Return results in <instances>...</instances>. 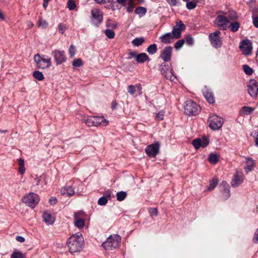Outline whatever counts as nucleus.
Returning <instances> with one entry per match:
<instances>
[{
    "label": "nucleus",
    "instance_id": "nucleus-1",
    "mask_svg": "<svg viewBox=\"0 0 258 258\" xmlns=\"http://www.w3.org/2000/svg\"><path fill=\"white\" fill-rule=\"evenodd\" d=\"M84 238L82 234H75L67 240V244L71 253L81 251L84 246Z\"/></svg>",
    "mask_w": 258,
    "mask_h": 258
},
{
    "label": "nucleus",
    "instance_id": "nucleus-2",
    "mask_svg": "<svg viewBox=\"0 0 258 258\" xmlns=\"http://www.w3.org/2000/svg\"><path fill=\"white\" fill-rule=\"evenodd\" d=\"M120 237L117 234L109 236L102 245L105 249H112L119 246L120 242Z\"/></svg>",
    "mask_w": 258,
    "mask_h": 258
},
{
    "label": "nucleus",
    "instance_id": "nucleus-3",
    "mask_svg": "<svg viewBox=\"0 0 258 258\" xmlns=\"http://www.w3.org/2000/svg\"><path fill=\"white\" fill-rule=\"evenodd\" d=\"M201 111L200 106L192 100L185 102L184 107V112L187 115H196Z\"/></svg>",
    "mask_w": 258,
    "mask_h": 258
},
{
    "label": "nucleus",
    "instance_id": "nucleus-4",
    "mask_svg": "<svg viewBox=\"0 0 258 258\" xmlns=\"http://www.w3.org/2000/svg\"><path fill=\"white\" fill-rule=\"evenodd\" d=\"M34 59L39 69H45L51 66L50 57L45 58V56H41L39 53L35 55Z\"/></svg>",
    "mask_w": 258,
    "mask_h": 258
},
{
    "label": "nucleus",
    "instance_id": "nucleus-5",
    "mask_svg": "<svg viewBox=\"0 0 258 258\" xmlns=\"http://www.w3.org/2000/svg\"><path fill=\"white\" fill-rule=\"evenodd\" d=\"M22 200L27 206L33 208L38 203L40 199L37 194L30 192L24 196Z\"/></svg>",
    "mask_w": 258,
    "mask_h": 258
},
{
    "label": "nucleus",
    "instance_id": "nucleus-6",
    "mask_svg": "<svg viewBox=\"0 0 258 258\" xmlns=\"http://www.w3.org/2000/svg\"><path fill=\"white\" fill-rule=\"evenodd\" d=\"M74 223L76 227L79 229L84 227L85 222L87 218V215L84 212L79 211L75 212L74 214Z\"/></svg>",
    "mask_w": 258,
    "mask_h": 258
},
{
    "label": "nucleus",
    "instance_id": "nucleus-7",
    "mask_svg": "<svg viewBox=\"0 0 258 258\" xmlns=\"http://www.w3.org/2000/svg\"><path fill=\"white\" fill-rule=\"evenodd\" d=\"M208 122H209L210 127L213 130L220 129L223 123V119L215 114L210 116Z\"/></svg>",
    "mask_w": 258,
    "mask_h": 258
},
{
    "label": "nucleus",
    "instance_id": "nucleus-8",
    "mask_svg": "<svg viewBox=\"0 0 258 258\" xmlns=\"http://www.w3.org/2000/svg\"><path fill=\"white\" fill-rule=\"evenodd\" d=\"M229 23V21L228 18L221 15H219L214 21V24L223 30L227 29Z\"/></svg>",
    "mask_w": 258,
    "mask_h": 258
},
{
    "label": "nucleus",
    "instance_id": "nucleus-9",
    "mask_svg": "<svg viewBox=\"0 0 258 258\" xmlns=\"http://www.w3.org/2000/svg\"><path fill=\"white\" fill-rule=\"evenodd\" d=\"M220 31H216L209 35V39L211 44L215 48H218L221 46L222 41L220 37Z\"/></svg>",
    "mask_w": 258,
    "mask_h": 258
},
{
    "label": "nucleus",
    "instance_id": "nucleus-10",
    "mask_svg": "<svg viewBox=\"0 0 258 258\" xmlns=\"http://www.w3.org/2000/svg\"><path fill=\"white\" fill-rule=\"evenodd\" d=\"M91 21L95 25H98L103 20V14L98 9L91 10Z\"/></svg>",
    "mask_w": 258,
    "mask_h": 258
},
{
    "label": "nucleus",
    "instance_id": "nucleus-11",
    "mask_svg": "<svg viewBox=\"0 0 258 258\" xmlns=\"http://www.w3.org/2000/svg\"><path fill=\"white\" fill-rule=\"evenodd\" d=\"M162 74L167 79L171 81H173L175 79L173 71L168 64L165 63L162 64L160 69Z\"/></svg>",
    "mask_w": 258,
    "mask_h": 258
},
{
    "label": "nucleus",
    "instance_id": "nucleus-12",
    "mask_svg": "<svg viewBox=\"0 0 258 258\" xmlns=\"http://www.w3.org/2000/svg\"><path fill=\"white\" fill-rule=\"evenodd\" d=\"M247 87L249 95L253 98H255L258 94V82L254 79H251Z\"/></svg>",
    "mask_w": 258,
    "mask_h": 258
},
{
    "label": "nucleus",
    "instance_id": "nucleus-13",
    "mask_svg": "<svg viewBox=\"0 0 258 258\" xmlns=\"http://www.w3.org/2000/svg\"><path fill=\"white\" fill-rule=\"evenodd\" d=\"M52 55L53 56L56 65H59L66 60V57L63 51L55 50L52 52Z\"/></svg>",
    "mask_w": 258,
    "mask_h": 258
},
{
    "label": "nucleus",
    "instance_id": "nucleus-14",
    "mask_svg": "<svg viewBox=\"0 0 258 258\" xmlns=\"http://www.w3.org/2000/svg\"><path fill=\"white\" fill-rule=\"evenodd\" d=\"M159 147L160 144L158 142L151 144L146 148V153L150 157H155L159 152Z\"/></svg>",
    "mask_w": 258,
    "mask_h": 258
},
{
    "label": "nucleus",
    "instance_id": "nucleus-15",
    "mask_svg": "<svg viewBox=\"0 0 258 258\" xmlns=\"http://www.w3.org/2000/svg\"><path fill=\"white\" fill-rule=\"evenodd\" d=\"M185 25L181 21L176 23V26H174L171 34L174 38L178 39L181 37V31L185 29Z\"/></svg>",
    "mask_w": 258,
    "mask_h": 258
},
{
    "label": "nucleus",
    "instance_id": "nucleus-16",
    "mask_svg": "<svg viewBox=\"0 0 258 258\" xmlns=\"http://www.w3.org/2000/svg\"><path fill=\"white\" fill-rule=\"evenodd\" d=\"M209 143V140L206 137L195 139L192 141V145L196 149H199L201 147L205 148Z\"/></svg>",
    "mask_w": 258,
    "mask_h": 258
},
{
    "label": "nucleus",
    "instance_id": "nucleus-17",
    "mask_svg": "<svg viewBox=\"0 0 258 258\" xmlns=\"http://www.w3.org/2000/svg\"><path fill=\"white\" fill-rule=\"evenodd\" d=\"M244 179L243 173L241 172H236L231 181V184L232 187H236L241 184Z\"/></svg>",
    "mask_w": 258,
    "mask_h": 258
},
{
    "label": "nucleus",
    "instance_id": "nucleus-18",
    "mask_svg": "<svg viewBox=\"0 0 258 258\" xmlns=\"http://www.w3.org/2000/svg\"><path fill=\"white\" fill-rule=\"evenodd\" d=\"M172 48L171 46H166L162 51L160 57L164 61H169L171 58Z\"/></svg>",
    "mask_w": 258,
    "mask_h": 258
},
{
    "label": "nucleus",
    "instance_id": "nucleus-19",
    "mask_svg": "<svg viewBox=\"0 0 258 258\" xmlns=\"http://www.w3.org/2000/svg\"><path fill=\"white\" fill-rule=\"evenodd\" d=\"M239 48L240 50L244 54L249 55L251 52L252 47L249 41H242L241 43V44L239 46Z\"/></svg>",
    "mask_w": 258,
    "mask_h": 258
},
{
    "label": "nucleus",
    "instance_id": "nucleus-20",
    "mask_svg": "<svg viewBox=\"0 0 258 258\" xmlns=\"http://www.w3.org/2000/svg\"><path fill=\"white\" fill-rule=\"evenodd\" d=\"M220 187L223 194L222 196L223 199L225 200L227 199L230 196L229 184L227 182L224 181L222 182Z\"/></svg>",
    "mask_w": 258,
    "mask_h": 258
},
{
    "label": "nucleus",
    "instance_id": "nucleus-21",
    "mask_svg": "<svg viewBox=\"0 0 258 258\" xmlns=\"http://www.w3.org/2000/svg\"><path fill=\"white\" fill-rule=\"evenodd\" d=\"M255 166V161L250 157L245 158V165L244 170L246 173L251 172Z\"/></svg>",
    "mask_w": 258,
    "mask_h": 258
},
{
    "label": "nucleus",
    "instance_id": "nucleus-22",
    "mask_svg": "<svg viewBox=\"0 0 258 258\" xmlns=\"http://www.w3.org/2000/svg\"><path fill=\"white\" fill-rule=\"evenodd\" d=\"M174 39L172 35L170 33H167L160 37V40L161 42L165 44L170 43L173 42Z\"/></svg>",
    "mask_w": 258,
    "mask_h": 258
},
{
    "label": "nucleus",
    "instance_id": "nucleus-23",
    "mask_svg": "<svg viewBox=\"0 0 258 258\" xmlns=\"http://www.w3.org/2000/svg\"><path fill=\"white\" fill-rule=\"evenodd\" d=\"M60 193L62 195L72 196L74 194L75 191L72 186H66L61 188Z\"/></svg>",
    "mask_w": 258,
    "mask_h": 258
},
{
    "label": "nucleus",
    "instance_id": "nucleus-24",
    "mask_svg": "<svg viewBox=\"0 0 258 258\" xmlns=\"http://www.w3.org/2000/svg\"><path fill=\"white\" fill-rule=\"evenodd\" d=\"M96 120V126H106L108 124V121L106 120L103 116H95Z\"/></svg>",
    "mask_w": 258,
    "mask_h": 258
},
{
    "label": "nucleus",
    "instance_id": "nucleus-25",
    "mask_svg": "<svg viewBox=\"0 0 258 258\" xmlns=\"http://www.w3.org/2000/svg\"><path fill=\"white\" fill-rule=\"evenodd\" d=\"M254 109L249 106H243L239 111V114L242 116L249 115L251 114L254 111Z\"/></svg>",
    "mask_w": 258,
    "mask_h": 258
},
{
    "label": "nucleus",
    "instance_id": "nucleus-26",
    "mask_svg": "<svg viewBox=\"0 0 258 258\" xmlns=\"http://www.w3.org/2000/svg\"><path fill=\"white\" fill-rule=\"evenodd\" d=\"M43 221L48 224H51L53 223L54 221V218L51 216V215L47 212H44L43 215Z\"/></svg>",
    "mask_w": 258,
    "mask_h": 258
},
{
    "label": "nucleus",
    "instance_id": "nucleus-27",
    "mask_svg": "<svg viewBox=\"0 0 258 258\" xmlns=\"http://www.w3.org/2000/svg\"><path fill=\"white\" fill-rule=\"evenodd\" d=\"M96 121L95 117L93 116L87 117L85 120L86 125L88 126H96Z\"/></svg>",
    "mask_w": 258,
    "mask_h": 258
},
{
    "label": "nucleus",
    "instance_id": "nucleus-28",
    "mask_svg": "<svg viewBox=\"0 0 258 258\" xmlns=\"http://www.w3.org/2000/svg\"><path fill=\"white\" fill-rule=\"evenodd\" d=\"M149 58L146 53H141L137 56L136 61L139 63H143L149 60Z\"/></svg>",
    "mask_w": 258,
    "mask_h": 258
},
{
    "label": "nucleus",
    "instance_id": "nucleus-29",
    "mask_svg": "<svg viewBox=\"0 0 258 258\" xmlns=\"http://www.w3.org/2000/svg\"><path fill=\"white\" fill-rule=\"evenodd\" d=\"M204 95L209 103L213 104L215 102L214 97L212 93L206 91L204 93Z\"/></svg>",
    "mask_w": 258,
    "mask_h": 258
},
{
    "label": "nucleus",
    "instance_id": "nucleus-30",
    "mask_svg": "<svg viewBox=\"0 0 258 258\" xmlns=\"http://www.w3.org/2000/svg\"><path fill=\"white\" fill-rule=\"evenodd\" d=\"M239 27L240 23L237 21L230 23V24L228 26V28H229L230 31L233 32L237 31Z\"/></svg>",
    "mask_w": 258,
    "mask_h": 258
},
{
    "label": "nucleus",
    "instance_id": "nucleus-31",
    "mask_svg": "<svg viewBox=\"0 0 258 258\" xmlns=\"http://www.w3.org/2000/svg\"><path fill=\"white\" fill-rule=\"evenodd\" d=\"M145 42L144 38L141 37H137L135 38L132 41V44L135 46H139L141 45Z\"/></svg>",
    "mask_w": 258,
    "mask_h": 258
},
{
    "label": "nucleus",
    "instance_id": "nucleus-32",
    "mask_svg": "<svg viewBox=\"0 0 258 258\" xmlns=\"http://www.w3.org/2000/svg\"><path fill=\"white\" fill-rule=\"evenodd\" d=\"M147 51L150 54H154L157 51V45L153 44L149 45L147 49Z\"/></svg>",
    "mask_w": 258,
    "mask_h": 258
},
{
    "label": "nucleus",
    "instance_id": "nucleus-33",
    "mask_svg": "<svg viewBox=\"0 0 258 258\" xmlns=\"http://www.w3.org/2000/svg\"><path fill=\"white\" fill-rule=\"evenodd\" d=\"M208 160L212 164H216L219 161V157L216 154H210L208 158Z\"/></svg>",
    "mask_w": 258,
    "mask_h": 258
},
{
    "label": "nucleus",
    "instance_id": "nucleus-34",
    "mask_svg": "<svg viewBox=\"0 0 258 258\" xmlns=\"http://www.w3.org/2000/svg\"><path fill=\"white\" fill-rule=\"evenodd\" d=\"M218 180L217 178L213 179L210 182L209 185L207 187V190L212 191L217 185Z\"/></svg>",
    "mask_w": 258,
    "mask_h": 258
},
{
    "label": "nucleus",
    "instance_id": "nucleus-35",
    "mask_svg": "<svg viewBox=\"0 0 258 258\" xmlns=\"http://www.w3.org/2000/svg\"><path fill=\"white\" fill-rule=\"evenodd\" d=\"M135 12L136 14L141 15V16H143L146 14L147 10L144 7H138L136 9Z\"/></svg>",
    "mask_w": 258,
    "mask_h": 258
},
{
    "label": "nucleus",
    "instance_id": "nucleus-36",
    "mask_svg": "<svg viewBox=\"0 0 258 258\" xmlns=\"http://www.w3.org/2000/svg\"><path fill=\"white\" fill-rule=\"evenodd\" d=\"M37 24L38 26L42 29L46 28L48 25V22L42 18H40L38 20Z\"/></svg>",
    "mask_w": 258,
    "mask_h": 258
},
{
    "label": "nucleus",
    "instance_id": "nucleus-37",
    "mask_svg": "<svg viewBox=\"0 0 258 258\" xmlns=\"http://www.w3.org/2000/svg\"><path fill=\"white\" fill-rule=\"evenodd\" d=\"M33 76L36 79L39 81H42L44 78L43 74L38 71H34L33 73Z\"/></svg>",
    "mask_w": 258,
    "mask_h": 258
},
{
    "label": "nucleus",
    "instance_id": "nucleus-38",
    "mask_svg": "<svg viewBox=\"0 0 258 258\" xmlns=\"http://www.w3.org/2000/svg\"><path fill=\"white\" fill-rule=\"evenodd\" d=\"M126 195L125 191H119L116 194L117 200L119 201H122L125 198Z\"/></svg>",
    "mask_w": 258,
    "mask_h": 258
},
{
    "label": "nucleus",
    "instance_id": "nucleus-39",
    "mask_svg": "<svg viewBox=\"0 0 258 258\" xmlns=\"http://www.w3.org/2000/svg\"><path fill=\"white\" fill-rule=\"evenodd\" d=\"M104 33L105 35L109 39H112L114 37L115 33L112 30L107 29L105 30Z\"/></svg>",
    "mask_w": 258,
    "mask_h": 258
},
{
    "label": "nucleus",
    "instance_id": "nucleus-40",
    "mask_svg": "<svg viewBox=\"0 0 258 258\" xmlns=\"http://www.w3.org/2000/svg\"><path fill=\"white\" fill-rule=\"evenodd\" d=\"M185 43V40L183 39L178 40L174 44V47L176 49H179Z\"/></svg>",
    "mask_w": 258,
    "mask_h": 258
},
{
    "label": "nucleus",
    "instance_id": "nucleus-41",
    "mask_svg": "<svg viewBox=\"0 0 258 258\" xmlns=\"http://www.w3.org/2000/svg\"><path fill=\"white\" fill-rule=\"evenodd\" d=\"M197 1H196V2L191 1L187 2L186 5V8L190 10L195 9L197 7Z\"/></svg>",
    "mask_w": 258,
    "mask_h": 258
},
{
    "label": "nucleus",
    "instance_id": "nucleus-42",
    "mask_svg": "<svg viewBox=\"0 0 258 258\" xmlns=\"http://www.w3.org/2000/svg\"><path fill=\"white\" fill-rule=\"evenodd\" d=\"M72 64L75 67H80L83 65V62L81 58H77L73 61Z\"/></svg>",
    "mask_w": 258,
    "mask_h": 258
},
{
    "label": "nucleus",
    "instance_id": "nucleus-43",
    "mask_svg": "<svg viewBox=\"0 0 258 258\" xmlns=\"http://www.w3.org/2000/svg\"><path fill=\"white\" fill-rule=\"evenodd\" d=\"M243 69L245 73L248 75H250L253 73L252 69L251 68H250L248 65H243Z\"/></svg>",
    "mask_w": 258,
    "mask_h": 258
},
{
    "label": "nucleus",
    "instance_id": "nucleus-44",
    "mask_svg": "<svg viewBox=\"0 0 258 258\" xmlns=\"http://www.w3.org/2000/svg\"><path fill=\"white\" fill-rule=\"evenodd\" d=\"M67 7L70 10H73L76 7V4L74 1L69 0L67 3Z\"/></svg>",
    "mask_w": 258,
    "mask_h": 258
},
{
    "label": "nucleus",
    "instance_id": "nucleus-45",
    "mask_svg": "<svg viewBox=\"0 0 258 258\" xmlns=\"http://www.w3.org/2000/svg\"><path fill=\"white\" fill-rule=\"evenodd\" d=\"M25 255L20 251H15L11 255V258H24Z\"/></svg>",
    "mask_w": 258,
    "mask_h": 258
},
{
    "label": "nucleus",
    "instance_id": "nucleus-46",
    "mask_svg": "<svg viewBox=\"0 0 258 258\" xmlns=\"http://www.w3.org/2000/svg\"><path fill=\"white\" fill-rule=\"evenodd\" d=\"M229 21H233L236 20L237 18V14L235 12H229L227 17Z\"/></svg>",
    "mask_w": 258,
    "mask_h": 258
},
{
    "label": "nucleus",
    "instance_id": "nucleus-47",
    "mask_svg": "<svg viewBox=\"0 0 258 258\" xmlns=\"http://www.w3.org/2000/svg\"><path fill=\"white\" fill-rule=\"evenodd\" d=\"M136 91V85H129L127 87V92L131 95H133L135 94Z\"/></svg>",
    "mask_w": 258,
    "mask_h": 258
},
{
    "label": "nucleus",
    "instance_id": "nucleus-48",
    "mask_svg": "<svg viewBox=\"0 0 258 258\" xmlns=\"http://www.w3.org/2000/svg\"><path fill=\"white\" fill-rule=\"evenodd\" d=\"M128 7L126 8V10L128 13L132 12L135 6L134 1L133 0H128Z\"/></svg>",
    "mask_w": 258,
    "mask_h": 258
},
{
    "label": "nucleus",
    "instance_id": "nucleus-49",
    "mask_svg": "<svg viewBox=\"0 0 258 258\" xmlns=\"http://www.w3.org/2000/svg\"><path fill=\"white\" fill-rule=\"evenodd\" d=\"M107 202V199L105 197H102L99 199L98 204L99 205L103 206L105 205Z\"/></svg>",
    "mask_w": 258,
    "mask_h": 258
},
{
    "label": "nucleus",
    "instance_id": "nucleus-50",
    "mask_svg": "<svg viewBox=\"0 0 258 258\" xmlns=\"http://www.w3.org/2000/svg\"><path fill=\"white\" fill-rule=\"evenodd\" d=\"M149 212L151 216H157L158 215V210L156 208H150Z\"/></svg>",
    "mask_w": 258,
    "mask_h": 258
},
{
    "label": "nucleus",
    "instance_id": "nucleus-51",
    "mask_svg": "<svg viewBox=\"0 0 258 258\" xmlns=\"http://www.w3.org/2000/svg\"><path fill=\"white\" fill-rule=\"evenodd\" d=\"M58 28L59 32L61 34H63L66 30V25L62 23H60L58 25Z\"/></svg>",
    "mask_w": 258,
    "mask_h": 258
},
{
    "label": "nucleus",
    "instance_id": "nucleus-52",
    "mask_svg": "<svg viewBox=\"0 0 258 258\" xmlns=\"http://www.w3.org/2000/svg\"><path fill=\"white\" fill-rule=\"evenodd\" d=\"M69 53L71 57H74L76 53V48L73 45H72L70 47Z\"/></svg>",
    "mask_w": 258,
    "mask_h": 258
},
{
    "label": "nucleus",
    "instance_id": "nucleus-53",
    "mask_svg": "<svg viewBox=\"0 0 258 258\" xmlns=\"http://www.w3.org/2000/svg\"><path fill=\"white\" fill-rule=\"evenodd\" d=\"M185 42H186V43L187 44H188L189 45H191L194 44V39H193V38L192 37H191L190 36H187L185 38Z\"/></svg>",
    "mask_w": 258,
    "mask_h": 258
},
{
    "label": "nucleus",
    "instance_id": "nucleus-54",
    "mask_svg": "<svg viewBox=\"0 0 258 258\" xmlns=\"http://www.w3.org/2000/svg\"><path fill=\"white\" fill-rule=\"evenodd\" d=\"M252 241L254 243H257L258 242V228L256 230L254 234Z\"/></svg>",
    "mask_w": 258,
    "mask_h": 258
},
{
    "label": "nucleus",
    "instance_id": "nucleus-55",
    "mask_svg": "<svg viewBox=\"0 0 258 258\" xmlns=\"http://www.w3.org/2000/svg\"><path fill=\"white\" fill-rule=\"evenodd\" d=\"M164 112L163 111L159 112L157 115L156 117L158 120H162L164 118Z\"/></svg>",
    "mask_w": 258,
    "mask_h": 258
},
{
    "label": "nucleus",
    "instance_id": "nucleus-56",
    "mask_svg": "<svg viewBox=\"0 0 258 258\" xmlns=\"http://www.w3.org/2000/svg\"><path fill=\"white\" fill-rule=\"evenodd\" d=\"M107 26L109 27L115 29L117 27V24L116 23H112L110 21H108L107 23Z\"/></svg>",
    "mask_w": 258,
    "mask_h": 258
},
{
    "label": "nucleus",
    "instance_id": "nucleus-57",
    "mask_svg": "<svg viewBox=\"0 0 258 258\" xmlns=\"http://www.w3.org/2000/svg\"><path fill=\"white\" fill-rule=\"evenodd\" d=\"M136 90L138 92L139 95H141L142 94V87L140 84H138L136 85Z\"/></svg>",
    "mask_w": 258,
    "mask_h": 258
},
{
    "label": "nucleus",
    "instance_id": "nucleus-58",
    "mask_svg": "<svg viewBox=\"0 0 258 258\" xmlns=\"http://www.w3.org/2000/svg\"><path fill=\"white\" fill-rule=\"evenodd\" d=\"M129 55L136 59L138 54H137V51H134L129 53Z\"/></svg>",
    "mask_w": 258,
    "mask_h": 258
},
{
    "label": "nucleus",
    "instance_id": "nucleus-59",
    "mask_svg": "<svg viewBox=\"0 0 258 258\" xmlns=\"http://www.w3.org/2000/svg\"><path fill=\"white\" fill-rule=\"evenodd\" d=\"M25 171V168L24 166H20L19 168V172L21 174H23Z\"/></svg>",
    "mask_w": 258,
    "mask_h": 258
},
{
    "label": "nucleus",
    "instance_id": "nucleus-60",
    "mask_svg": "<svg viewBox=\"0 0 258 258\" xmlns=\"http://www.w3.org/2000/svg\"><path fill=\"white\" fill-rule=\"evenodd\" d=\"M253 23L255 27L258 28V17L253 19Z\"/></svg>",
    "mask_w": 258,
    "mask_h": 258
},
{
    "label": "nucleus",
    "instance_id": "nucleus-61",
    "mask_svg": "<svg viewBox=\"0 0 258 258\" xmlns=\"http://www.w3.org/2000/svg\"><path fill=\"white\" fill-rule=\"evenodd\" d=\"M16 239L18 241L20 242H23L25 241V238L23 237L20 236H16Z\"/></svg>",
    "mask_w": 258,
    "mask_h": 258
},
{
    "label": "nucleus",
    "instance_id": "nucleus-62",
    "mask_svg": "<svg viewBox=\"0 0 258 258\" xmlns=\"http://www.w3.org/2000/svg\"><path fill=\"white\" fill-rule=\"evenodd\" d=\"M127 0H116L117 2L122 6H125V3Z\"/></svg>",
    "mask_w": 258,
    "mask_h": 258
},
{
    "label": "nucleus",
    "instance_id": "nucleus-63",
    "mask_svg": "<svg viewBox=\"0 0 258 258\" xmlns=\"http://www.w3.org/2000/svg\"><path fill=\"white\" fill-rule=\"evenodd\" d=\"M18 162L19 166H24V160L22 158L18 159Z\"/></svg>",
    "mask_w": 258,
    "mask_h": 258
},
{
    "label": "nucleus",
    "instance_id": "nucleus-64",
    "mask_svg": "<svg viewBox=\"0 0 258 258\" xmlns=\"http://www.w3.org/2000/svg\"><path fill=\"white\" fill-rule=\"evenodd\" d=\"M168 3L171 6H175L177 4V0H168Z\"/></svg>",
    "mask_w": 258,
    "mask_h": 258
}]
</instances>
